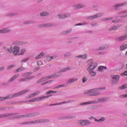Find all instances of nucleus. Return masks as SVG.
<instances>
[{
  "mask_svg": "<svg viewBox=\"0 0 127 127\" xmlns=\"http://www.w3.org/2000/svg\"><path fill=\"white\" fill-rule=\"evenodd\" d=\"M18 115V113H6L0 115V119L9 117V120H15V119H22V118H32V117H36L39 116V112H35L33 113H28L25 115ZM11 116V117H10Z\"/></svg>",
  "mask_w": 127,
  "mask_h": 127,
  "instance_id": "nucleus-1",
  "label": "nucleus"
},
{
  "mask_svg": "<svg viewBox=\"0 0 127 127\" xmlns=\"http://www.w3.org/2000/svg\"><path fill=\"white\" fill-rule=\"evenodd\" d=\"M68 70H72V68L70 67H66L65 68H63L61 69L59 72L56 73L55 74H53L50 76H45L43 77V79L44 80V82L45 81H47V80H49V79H53V78H57L61 76V73L63 72H66V71H68Z\"/></svg>",
  "mask_w": 127,
  "mask_h": 127,
  "instance_id": "nucleus-2",
  "label": "nucleus"
},
{
  "mask_svg": "<svg viewBox=\"0 0 127 127\" xmlns=\"http://www.w3.org/2000/svg\"><path fill=\"white\" fill-rule=\"evenodd\" d=\"M100 90H104L103 88H94L92 89L87 90L84 92V95L91 96V97L99 96L101 93L99 92Z\"/></svg>",
  "mask_w": 127,
  "mask_h": 127,
  "instance_id": "nucleus-3",
  "label": "nucleus"
},
{
  "mask_svg": "<svg viewBox=\"0 0 127 127\" xmlns=\"http://www.w3.org/2000/svg\"><path fill=\"white\" fill-rule=\"evenodd\" d=\"M49 119H38L34 121H29L27 122L21 123L20 125H32L35 124H44L45 123H49Z\"/></svg>",
  "mask_w": 127,
  "mask_h": 127,
  "instance_id": "nucleus-4",
  "label": "nucleus"
},
{
  "mask_svg": "<svg viewBox=\"0 0 127 127\" xmlns=\"http://www.w3.org/2000/svg\"><path fill=\"white\" fill-rule=\"evenodd\" d=\"M28 92V90H23L21 92H18L17 93H15L14 94H10L7 96L4 97V100H9L10 99H13V98H15L16 97H19V96H21L22 95H24L26 93Z\"/></svg>",
  "mask_w": 127,
  "mask_h": 127,
  "instance_id": "nucleus-5",
  "label": "nucleus"
},
{
  "mask_svg": "<svg viewBox=\"0 0 127 127\" xmlns=\"http://www.w3.org/2000/svg\"><path fill=\"white\" fill-rule=\"evenodd\" d=\"M77 124L80 126L85 127V126H89V125H92V122L88 120H81L77 122Z\"/></svg>",
  "mask_w": 127,
  "mask_h": 127,
  "instance_id": "nucleus-6",
  "label": "nucleus"
},
{
  "mask_svg": "<svg viewBox=\"0 0 127 127\" xmlns=\"http://www.w3.org/2000/svg\"><path fill=\"white\" fill-rule=\"evenodd\" d=\"M103 15H105V13L104 12L98 13L95 15L87 17V19L92 20V19H95V18H99V17H102V16Z\"/></svg>",
  "mask_w": 127,
  "mask_h": 127,
  "instance_id": "nucleus-7",
  "label": "nucleus"
},
{
  "mask_svg": "<svg viewBox=\"0 0 127 127\" xmlns=\"http://www.w3.org/2000/svg\"><path fill=\"white\" fill-rule=\"evenodd\" d=\"M111 83L112 85H117L119 84V80H120V75H115L112 76Z\"/></svg>",
  "mask_w": 127,
  "mask_h": 127,
  "instance_id": "nucleus-8",
  "label": "nucleus"
},
{
  "mask_svg": "<svg viewBox=\"0 0 127 127\" xmlns=\"http://www.w3.org/2000/svg\"><path fill=\"white\" fill-rule=\"evenodd\" d=\"M127 2H124L123 3H118L116 4L113 6V7L115 10H120L121 9V7H122V6H124V5H127Z\"/></svg>",
  "mask_w": 127,
  "mask_h": 127,
  "instance_id": "nucleus-9",
  "label": "nucleus"
},
{
  "mask_svg": "<svg viewBox=\"0 0 127 127\" xmlns=\"http://www.w3.org/2000/svg\"><path fill=\"white\" fill-rule=\"evenodd\" d=\"M88 65L89 66L87 68V70L88 71H90L92 70H94V69H95V68H96V67L98 66L97 63L93 62L89 63Z\"/></svg>",
  "mask_w": 127,
  "mask_h": 127,
  "instance_id": "nucleus-10",
  "label": "nucleus"
},
{
  "mask_svg": "<svg viewBox=\"0 0 127 127\" xmlns=\"http://www.w3.org/2000/svg\"><path fill=\"white\" fill-rule=\"evenodd\" d=\"M59 19H64L67 18V17H70L71 16V13H65L64 14H61L58 15Z\"/></svg>",
  "mask_w": 127,
  "mask_h": 127,
  "instance_id": "nucleus-11",
  "label": "nucleus"
},
{
  "mask_svg": "<svg viewBox=\"0 0 127 127\" xmlns=\"http://www.w3.org/2000/svg\"><path fill=\"white\" fill-rule=\"evenodd\" d=\"M108 97H103L101 98H99L97 99V100H93V102H96L97 103H95L94 104H99V103H106V102H108V100H109Z\"/></svg>",
  "mask_w": 127,
  "mask_h": 127,
  "instance_id": "nucleus-12",
  "label": "nucleus"
},
{
  "mask_svg": "<svg viewBox=\"0 0 127 127\" xmlns=\"http://www.w3.org/2000/svg\"><path fill=\"white\" fill-rule=\"evenodd\" d=\"M127 38V35H126L125 36H122L121 37H119L115 39V41L116 42H121V41H124V40H126Z\"/></svg>",
  "mask_w": 127,
  "mask_h": 127,
  "instance_id": "nucleus-13",
  "label": "nucleus"
},
{
  "mask_svg": "<svg viewBox=\"0 0 127 127\" xmlns=\"http://www.w3.org/2000/svg\"><path fill=\"white\" fill-rule=\"evenodd\" d=\"M52 26H53V24L52 23L42 24L38 26V27L43 28H47V27H51Z\"/></svg>",
  "mask_w": 127,
  "mask_h": 127,
  "instance_id": "nucleus-14",
  "label": "nucleus"
},
{
  "mask_svg": "<svg viewBox=\"0 0 127 127\" xmlns=\"http://www.w3.org/2000/svg\"><path fill=\"white\" fill-rule=\"evenodd\" d=\"M35 77L34 76L32 75L29 77L21 78L19 80L20 82H27L28 81H30V80H32Z\"/></svg>",
  "mask_w": 127,
  "mask_h": 127,
  "instance_id": "nucleus-15",
  "label": "nucleus"
},
{
  "mask_svg": "<svg viewBox=\"0 0 127 127\" xmlns=\"http://www.w3.org/2000/svg\"><path fill=\"white\" fill-rule=\"evenodd\" d=\"M71 102H73L72 100H68L67 101H64L63 102H60L59 103H55V104H50V106H58L59 105H63V104H68L69 103H71Z\"/></svg>",
  "mask_w": 127,
  "mask_h": 127,
  "instance_id": "nucleus-16",
  "label": "nucleus"
},
{
  "mask_svg": "<svg viewBox=\"0 0 127 127\" xmlns=\"http://www.w3.org/2000/svg\"><path fill=\"white\" fill-rule=\"evenodd\" d=\"M11 30L9 29L8 28H4L0 30V33L4 34V33H8L11 32Z\"/></svg>",
  "mask_w": 127,
  "mask_h": 127,
  "instance_id": "nucleus-17",
  "label": "nucleus"
},
{
  "mask_svg": "<svg viewBox=\"0 0 127 127\" xmlns=\"http://www.w3.org/2000/svg\"><path fill=\"white\" fill-rule=\"evenodd\" d=\"M20 48L19 47L15 46L13 47V53L14 55L16 56L19 53Z\"/></svg>",
  "mask_w": 127,
  "mask_h": 127,
  "instance_id": "nucleus-18",
  "label": "nucleus"
},
{
  "mask_svg": "<svg viewBox=\"0 0 127 127\" xmlns=\"http://www.w3.org/2000/svg\"><path fill=\"white\" fill-rule=\"evenodd\" d=\"M96 103H97V102L92 101H89L87 102L81 103L79 105L80 106H85V105H92V104H95Z\"/></svg>",
  "mask_w": 127,
  "mask_h": 127,
  "instance_id": "nucleus-19",
  "label": "nucleus"
},
{
  "mask_svg": "<svg viewBox=\"0 0 127 127\" xmlns=\"http://www.w3.org/2000/svg\"><path fill=\"white\" fill-rule=\"evenodd\" d=\"M41 93V91H38L34 92L33 94H31L29 95V98H33V97H35V96H37V95H39Z\"/></svg>",
  "mask_w": 127,
  "mask_h": 127,
  "instance_id": "nucleus-20",
  "label": "nucleus"
},
{
  "mask_svg": "<svg viewBox=\"0 0 127 127\" xmlns=\"http://www.w3.org/2000/svg\"><path fill=\"white\" fill-rule=\"evenodd\" d=\"M78 78H70L67 81L66 84H71L74 83V82H77Z\"/></svg>",
  "mask_w": 127,
  "mask_h": 127,
  "instance_id": "nucleus-21",
  "label": "nucleus"
},
{
  "mask_svg": "<svg viewBox=\"0 0 127 127\" xmlns=\"http://www.w3.org/2000/svg\"><path fill=\"white\" fill-rule=\"evenodd\" d=\"M119 27H121V25H117L115 26H113L108 29V31H113V30H117Z\"/></svg>",
  "mask_w": 127,
  "mask_h": 127,
  "instance_id": "nucleus-22",
  "label": "nucleus"
},
{
  "mask_svg": "<svg viewBox=\"0 0 127 127\" xmlns=\"http://www.w3.org/2000/svg\"><path fill=\"white\" fill-rule=\"evenodd\" d=\"M16 15H18V12H14L9 14H7L6 16L7 17H12V16H16Z\"/></svg>",
  "mask_w": 127,
  "mask_h": 127,
  "instance_id": "nucleus-23",
  "label": "nucleus"
},
{
  "mask_svg": "<svg viewBox=\"0 0 127 127\" xmlns=\"http://www.w3.org/2000/svg\"><path fill=\"white\" fill-rule=\"evenodd\" d=\"M40 98L39 97H37L36 98H33L32 99H30L29 100L28 102H31L32 103H34V102H40Z\"/></svg>",
  "mask_w": 127,
  "mask_h": 127,
  "instance_id": "nucleus-24",
  "label": "nucleus"
},
{
  "mask_svg": "<svg viewBox=\"0 0 127 127\" xmlns=\"http://www.w3.org/2000/svg\"><path fill=\"white\" fill-rule=\"evenodd\" d=\"M110 45H106L105 46H102L98 48V50H105V49H107V48H109Z\"/></svg>",
  "mask_w": 127,
  "mask_h": 127,
  "instance_id": "nucleus-25",
  "label": "nucleus"
},
{
  "mask_svg": "<svg viewBox=\"0 0 127 127\" xmlns=\"http://www.w3.org/2000/svg\"><path fill=\"white\" fill-rule=\"evenodd\" d=\"M45 55V53H41L39 55H38L37 57H36V60H38V59H40V58H42L43 56Z\"/></svg>",
  "mask_w": 127,
  "mask_h": 127,
  "instance_id": "nucleus-26",
  "label": "nucleus"
},
{
  "mask_svg": "<svg viewBox=\"0 0 127 127\" xmlns=\"http://www.w3.org/2000/svg\"><path fill=\"white\" fill-rule=\"evenodd\" d=\"M74 9H78L79 8H82L83 7V5L81 4H78L77 5H75L73 6Z\"/></svg>",
  "mask_w": 127,
  "mask_h": 127,
  "instance_id": "nucleus-27",
  "label": "nucleus"
},
{
  "mask_svg": "<svg viewBox=\"0 0 127 127\" xmlns=\"http://www.w3.org/2000/svg\"><path fill=\"white\" fill-rule=\"evenodd\" d=\"M41 16H48L50 15L49 12L44 11L40 13Z\"/></svg>",
  "mask_w": 127,
  "mask_h": 127,
  "instance_id": "nucleus-28",
  "label": "nucleus"
},
{
  "mask_svg": "<svg viewBox=\"0 0 127 127\" xmlns=\"http://www.w3.org/2000/svg\"><path fill=\"white\" fill-rule=\"evenodd\" d=\"M127 44H123L121 45L120 47V49L121 51H123V50H125V49H127Z\"/></svg>",
  "mask_w": 127,
  "mask_h": 127,
  "instance_id": "nucleus-29",
  "label": "nucleus"
},
{
  "mask_svg": "<svg viewBox=\"0 0 127 127\" xmlns=\"http://www.w3.org/2000/svg\"><path fill=\"white\" fill-rule=\"evenodd\" d=\"M51 96H52V95H47L46 96H42L40 97V100L41 101H43V100H44V99H48V98H49L50 97H51Z\"/></svg>",
  "mask_w": 127,
  "mask_h": 127,
  "instance_id": "nucleus-30",
  "label": "nucleus"
},
{
  "mask_svg": "<svg viewBox=\"0 0 127 127\" xmlns=\"http://www.w3.org/2000/svg\"><path fill=\"white\" fill-rule=\"evenodd\" d=\"M16 78H17V76H16V75H14L12 77L9 79L8 82L11 83V82H13V81H14Z\"/></svg>",
  "mask_w": 127,
  "mask_h": 127,
  "instance_id": "nucleus-31",
  "label": "nucleus"
},
{
  "mask_svg": "<svg viewBox=\"0 0 127 127\" xmlns=\"http://www.w3.org/2000/svg\"><path fill=\"white\" fill-rule=\"evenodd\" d=\"M127 84H125L122 86L119 87L118 88L119 89V90H124L125 89H127Z\"/></svg>",
  "mask_w": 127,
  "mask_h": 127,
  "instance_id": "nucleus-32",
  "label": "nucleus"
},
{
  "mask_svg": "<svg viewBox=\"0 0 127 127\" xmlns=\"http://www.w3.org/2000/svg\"><path fill=\"white\" fill-rule=\"evenodd\" d=\"M113 17L104 18L101 19V21H107V20H111L112 19H113Z\"/></svg>",
  "mask_w": 127,
  "mask_h": 127,
  "instance_id": "nucleus-33",
  "label": "nucleus"
},
{
  "mask_svg": "<svg viewBox=\"0 0 127 127\" xmlns=\"http://www.w3.org/2000/svg\"><path fill=\"white\" fill-rule=\"evenodd\" d=\"M62 87H67V85L64 84L62 85H58L56 87H55L54 89H60V88H62Z\"/></svg>",
  "mask_w": 127,
  "mask_h": 127,
  "instance_id": "nucleus-34",
  "label": "nucleus"
},
{
  "mask_svg": "<svg viewBox=\"0 0 127 127\" xmlns=\"http://www.w3.org/2000/svg\"><path fill=\"white\" fill-rule=\"evenodd\" d=\"M31 23H34L33 21H25L23 22V24H31Z\"/></svg>",
  "mask_w": 127,
  "mask_h": 127,
  "instance_id": "nucleus-35",
  "label": "nucleus"
},
{
  "mask_svg": "<svg viewBox=\"0 0 127 127\" xmlns=\"http://www.w3.org/2000/svg\"><path fill=\"white\" fill-rule=\"evenodd\" d=\"M25 51H26V49H22L20 51V53H19L18 55H24V53H25Z\"/></svg>",
  "mask_w": 127,
  "mask_h": 127,
  "instance_id": "nucleus-36",
  "label": "nucleus"
},
{
  "mask_svg": "<svg viewBox=\"0 0 127 127\" xmlns=\"http://www.w3.org/2000/svg\"><path fill=\"white\" fill-rule=\"evenodd\" d=\"M25 70V68L23 67H19L18 69H17L16 70V72H21V71H23Z\"/></svg>",
  "mask_w": 127,
  "mask_h": 127,
  "instance_id": "nucleus-37",
  "label": "nucleus"
},
{
  "mask_svg": "<svg viewBox=\"0 0 127 127\" xmlns=\"http://www.w3.org/2000/svg\"><path fill=\"white\" fill-rule=\"evenodd\" d=\"M51 93L52 94H54V93H57V91H53V90H50V91H47L46 93V95H50V94H51Z\"/></svg>",
  "mask_w": 127,
  "mask_h": 127,
  "instance_id": "nucleus-38",
  "label": "nucleus"
},
{
  "mask_svg": "<svg viewBox=\"0 0 127 127\" xmlns=\"http://www.w3.org/2000/svg\"><path fill=\"white\" fill-rule=\"evenodd\" d=\"M66 120H73L74 119H76V116H66Z\"/></svg>",
  "mask_w": 127,
  "mask_h": 127,
  "instance_id": "nucleus-39",
  "label": "nucleus"
},
{
  "mask_svg": "<svg viewBox=\"0 0 127 127\" xmlns=\"http://www.w3.org/2000/svg\"><path fill=\"white\" fill-rule=\"evenodd\" d=\"M32 74V72H26L23 74L24 77H28V76H30Z\"/></svg>",
  "mask_w": 127,
  "mask_h": 127,
  "instance_id": "nucleus-40",
  "label": "nucleus"
},
{
  "mask_svg": "<svg viewBox=\"0 0 127 127\" xmlns=\"http://www.w3.org/2000/svg\"><path fill=\"white\" fill-rule=\"evenodd\" d=\"M89 72V74L92 76L94 77V76H96V72L94 71H92L91 70H89V71H88Z\"/></svg>",
  "mask_w": 127,
  "mask_h": 127,
  "instance_id": "nucleus-41",
  "label": "nucleus"
},
{
  "mask_svg": "<svg viewBox=\"0 0 127 127\" xmlns=\"http://www.w3.org/2000/svg\"><path fill=\"white\" fill-rule=\"evenodd\" d=\"M103 70H104V66H99L98 68V71L99 72H103Z\"/></svg>",
  "mask_w": 127,
  "mask_h": 127,
  "instance_id": "nucleus-42",
  "label": "nucleus"
},
{
  "mask_svg": "<svg viewBox=\"0 0 127 127\" xmlns=\"http://www.w3.org/2000/svg\"><path fill=\"white\" fill-rule=\"evenodd\" d=\"M15 66V64H11L10 65H9L7 67V70H10L11 68H13Z\"/></svg>",
  "mask_w": 127,
  "mask_h": 127,
  "instance_id": "nucleus-43",
  "label": "nucleus"
},
{
  "mask_svg": "<svg viewBox=\"0 0 127 127\" xmlns=\"http://www.w3.org/2000/svg\"><path fill=\"white\" fill-rule=\"evenodd\" d=\"M122 20L121 19H116L112 21V23H118V22H121Z\"/></svg>",
  "mask_w": 127,
  "mask_h": 127,
  "instance_id": "nucleus-44",
  "label": "nucleus"
},
{
  "mask_svg": "<svg viewBox=\"0 0 127 127\" xmlns=\"http://www.w3.org/2000/svg\"><path fill=\"white\" fill-rule=\"evenodd\" d=\"M91 110H96V109H98V106L97 105H92L90 107Z\"/></svg>",
  "mask_w": 127,
  "mask_h": 127,
  "instance_id": "nucleus-45",
  "label": "nucleus"
},
{
  "mask_svg": "<svg viewBox=\"0 0 127 127\" xmlns=\"http://www.w3.org/2000/svg\"><path fill=\"white\" fill-rule=\"evenodd\" d=\"M8 51L9 53H12L13 52V48L12 46H11L10 49H8Z\"/></svg>",
  "mask_w": 127,
  "mask_h": 127,
  "instance_id": "nucleus-46",
  "label": "nucleus"
},
{
  "mask_svg": "<svg viewBox=\"0 0 127 127\" xmlns=\"http://www.w3.org/2000/svg\"><path fill=\"white\" fill-rule=\"evenodd\" d=\"M124 13H127V10L121 11V12L118 13V14H124Z\"/></svg>",
  "mask_w": 127,
  "mask_h": 127,
  "instance_id": "nucleus-47",
  "label": "nucleus"
},
{
  "mask_svg": "<svg viewBox=\"0 0 127 127\" xmlns=\"http://www.w3.org/2000/svg\"><path fill=\"white\" fill-rule=\"evenodd\" d=\"M71 53L67 52L64 55V57H69L71 55Z\"/></svg>",
  "mask_w": 127,
  "mask_h": 127,
  "instance_id": "nucleus-48",
  "label": "nucleus"
},
{
  "mask_svg": "<svg viewBox=\"0 0 127 127\" xmlns=\"http://www.w3.org/2000/svg\"><path fill=\"white\" fill-rule=\"evenodd\" d=\"M47 61L49 62L50 61H52V56H49L46 58Z\"/></svg>",
  "mask_w": 127,
  "mask_h": 127,
  "instance_id": "nucleus-49",
  "label": "nucleus"
},
{
  "mask_svg": "<svg viewBox=\"0 0 127 127\" xmlns=\"http://www.w3.org/2000/svg\"><path fill=\"white\" fill-rule=\"evenodd\" d=\"M106 121V118L104 117H102L100 119H99V123H102V122H105Z\"/></svg>",
  "mask_w": 127,
  "mask_h": 127,
  "instance_id": "nucleus-50",
  "label": "nucleus"
},
{
  "mask_svg": "<svg viewBox=\"0 0 127 127\" xmlns=\"http://www.w3.org/2000/svg\"><path fill=\"white\" fill-rule=\"evenodd\" d=\"M87 80H88V79H87V77L86 76H83L82 78V82L83 83H86V82L87 81Z\"/></svg>",
  "mask_w": 127,
  "mask_h": 127,
  "instance_id": "nucleus-51",
  "label": "nucleus"
},
{
  "mask_svg": "<svg viewBox=\"0 0 127 127\" xmlns=\"http://www.w3.org/2000/svg\"><path fill=\"white\" fill-rule=\"evenodd\" d=\"M29 60V58H28L27 59H24L20 61L21 63H25L26 61H28Z\"/></svg>",
  "mask_w": 127,
  "mask_h": 127,
  "instance_id": "nucleus-52",
  "label": "nucleus"
},
{
  "mask_svg": "<svg viewBox=\"0 0 127 127\" xmlns=\"http://www.w3.org/2000/svg\"><path fill=\"white\" fill-rule=\"evenodd\" d=\"M42 82H44V80H43V77L40 79H39L37 81V83H38V84H39L40 83H42Z\"/></svg>",
  "mask_w": 127,
  "mask_h": 127,
  "instance_id": "nucleus-53",
  "label": "nucleus"
},
{
  "mask_svg": "<svg viewBox=\"0 0 127 127\" xmlns=\"http://www.w3.org/2000/svg\"><path fill=\"white\" fill-rule=\"evenodd\" d=\"M21 42L19 41H16L13 42V44H15L16 45H20Z\"/></svg>",
  "mask_w": 127,
  "mask_h": 127,
  "instance_id": "nucleus-54",
  "label": "nucleus"
},
{
  "mask_svg": "<svg viewBox=\"0 0 127 127\" xmlns=\"http://www.w3.org/2000/svg\"><path fill=\"white\" fill-rule=\"evenodd\" d=\"M37 65H43V63H42V62H41V61H38L37 62Z\"/></svg>",
  "mask_w": 127,
  "mask_h": 127,
  "instance_id": "nucleus-55",
  "label": "nucleus"
},
{
  "mask_svg": "<svg viewBox=\"0 0 127 127\" xmlns=\"http://www.w3.org/2000/svg\"><path fill=\"white\" fill-rule=\"evenodd\" d=\"M52 59L53 60V59H56V58H57L58 57V56L57 55H54V56H52Z\"/></svg>",
  "mask_w": 127,
  "mask_h": 127,
  "instance_id": "nucleus-56",
  "label": "nucleus"
},
{
  "mask_svg": "<svg viewBox=\"0 0 127 127\" xmlns=\"http://www.w3.org/2000/svg\"><path fill=\"white\" fill-rule=\"evenodd\" d=\"M82 59H86L87 58V56L86 55H81Z\"/></svg>",
  "mask_w": 127,
  "mask_h": 127,
  "instance_id": "nucleus-57",
  "label": "nucleus"
},
{
  "mask_svg": "<svg viewBox=\"0 0 127 127\" xmlns=\"http://www.w3.org/2000/svg\"><path fill=\"white\" fill-rule=\"evenodd\" d=\"M121 75H122V76H124V75L125 76H127V70L125 71L123 73H121Z\"/></svg>",
  "mask_w": 127,
  "mask_h": 127,
  "instance_id": "nucleus-58",
  "label": "nucleus"
},
{
  "mask_svg": "<svg viewBox=\"0 0 127 127\" xmlns=\"http://www.w3.org/2000/svg\"><path fill=\"white\" fill-rule=\"evenodd\" d=\"M120 98H127V94H123L121 95Z\"/></svg>",
  "mask_w": 127,
  "mask_h": 127,
  "instance_id": "nucleus-59",
  "label": "nucleus"
},
{
  "mask_svg": "<svg viewBox=\"0 0 127 127\" xmlns=\"http://www.w3.org/2000/svg\"><path fill=\"white\" fill-rule=\"evenodd\" d=\"M5 67L4 66H2L1 67H0V72H2V71H3V70H4Z\"/></svg>",
  "mask_w": 127,
  "mask_h": 127,
  "instance_id": "nucleus-60",
  "label": "nucleus"
},
{
  "mask_svg": "<svg viewBox=\"0 0 127 127\" xmlns=\"http://www.w3.org/2000/svg\"><path fill=\"white\" fill-rule=\"evenodd\" d=\"M39 69H40V67H36L34 69V71L35 72H36V71H38V70H39Z\"/></svg>",
  "mask_w": 127,
  "mask_h": 127,
  "instance_id": "nucleus-61",
  "label": "nucleus"
},
{
  "mask_svg": "<svg viewBox=\"0 0 127 127\" xmlns=\"http://www.w3.org/2000/svg\"><path fill=\"white\" fill-rule=\"evenodd\" d=\"M120 17L121 18H126V17H127V14L125 15H122L120 16Z\"/></svg>",
  "mask_w": 127,
  "mask_h": 127,
  "instance_id": "nucleus-62",
  "label": "nucleus"
},
{
  "mask_svg": "<svg viewBox=\"0 0 127 127\" xmlns=\"http://www.w3.org/2000/svg\"><path fill=\"white\" fill-rule=\"evenodd\" d=\"M72 32V29H70L66 31V33L67 34H69V33H70V32Z\"/></svg>",
  "mask_w": 127,
  "mask_h": 127,
  "instance_id": "nucleus-63",
  "label": "nucleus"
},
{
  "mask_svg": "<svg viewBox=\"0 0 127 127\" xmlns=\"http://www.w3.org/2000/svg\"><path fill=\"white\" fill-rule=\"evenodd\" d=\"M2 101H4V97H0V102H1Z\"/></svg>",
  "mask_w": 127,
  "mask_h": 127,
  "instance_id": "nucleus-64",
  "label": "nucleus"
}]
</instances>
